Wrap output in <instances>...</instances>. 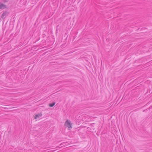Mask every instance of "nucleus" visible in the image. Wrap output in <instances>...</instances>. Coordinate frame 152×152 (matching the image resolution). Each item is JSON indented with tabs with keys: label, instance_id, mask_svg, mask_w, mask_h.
<instances>
[{
	"label": "nucleus",
	"instance_id": "obj_1",
	"mask_svg": "<svg viewBox=\"0 0 152 152\" xmlns=\"http://www.w3.org/2000/svg\"><path fill=\"white\" fill-rule=\"evenodd\" d=\"M64 125L65 126L68 128L69 130H70L72 128L71 126L72 124H71L70 121H69L68 120H67L66 121Z\"/></svg>",
	"mask_w": 152,
	"mask_h": 152
},
{
	"label": "nucleus",
	"instance_id": "obj_2",
	"mask_svg": "<svg viewBox=\"0 0 152 152\" xmlns=\"http://www.w3.org/2000/svg\"><path fill=\"white\" fill-rule=\"evenodd\" d=\"M42 115V114L41 113H39L38 114H36L34 116V119H37V118H39Z\"/></svg>",
	"mask_w": 152,
	"mask_h": 152
},
{
	"label": "nucleus",
	"instance_id": "obj_3",
	"mask_svg": "<svg viewBox=\"0 0 152 152\" xmlns=\"http://www.w3.org/2000/svg\"><path fill=\"white\" fill-rule=\"evenodd\" d=\"M9 14V12H8L6 11L4 12L2 15L1 18H4V16H7Z\"/></svg>",
	"mask_w": 152,
	"mask_h": 152
},
{
	"label": "nucleus",
	"instance_id": "obj_4",
	"mask_svg": "<svg viewBox=\"0 0 152 152\" xmlns=\"http://www.w3.org/2000/svg\"><path fill=\"white\" fill-rule=\"evenodd\" d=\"M6 8V5L0 3V9H4Z\"/></svg>",
	"mask_w": 152,
	"mask_h": 152
},
{
	"label": "nucleus",
	"instance_id": "obj_5",
	"mask_svg": "<svg viewBox=\"0 0 152 152\" xmlns=\"http://www.w3.org/2000/svg\"><path fill=\"white\" fill-rule=\"evenodd\" d=\"M55 102H53L52 103L49 104V105L50 107H52L55 105Z\"/></svg>",
	"mask_w": 152,
	"mask_h": 152
},
{
	"label": "nucleus",
	"instance_id": "obj_6",
	"mask_svg": "<svg viewBox=\"0 0 152 152\" xmlns=\"http://www.w3.org/2000/svg\"><path fill=\"white\" fill-rule=\"evenodd\" d=\"M9 1V0H4V2H7Z\"/></svg>",
	"mask_w": 152,
	"mask_h": 152
}]
</instances>
